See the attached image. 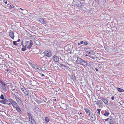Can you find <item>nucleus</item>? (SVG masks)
Here are the masks:
<instances>
[{"mask_svg": "<svg viewBox=\"0 0 124 124\" xmlns=\"http://www.w3.org/2000/svg\"><path fill=\"white\" fill-rule=\"evenodd\" d=\"M43 53L44 54V55L40 58L42 60H46L44 62H48V60H46L47 58L46 57V56L50 58L52 55L51 51L50 50L47 49L45 50L43 52Z\"/></svg>", "mask_w": 124, "mask_h": 124, "instance_id": "1", "label": "nucleus"}, {"mask_svg": "<svg viewBox=\"0 0 124 124\" xmlns=\"http://www.w3.org/2000/svg\"><path fill=\"white\" fill-rule=\"evenodd\" d=\"M25 42L26 45H25L24 48L23 47L22 48V50L23 51H24L26 50V48L27 47V45H28L27 48L29 49H31V48L33 45V42L31 40L29 41H26ZM21 44L23 46V47L24 45H23V41L22 42Z\"/></svg>", "mask_w": 124, "mask_h": 124, "instance_id": "2", "label": "nucleus"}, {"mask_svg": "<svg viewBox=\"0 0 124 124\" xmlns=\"http://www.w3.org/2000/svg\"><path fill=\"white\" fill-rule=\"evenodd\" d=\"M72 4L74 6H76L80 8L81 7V3L78 0H74L72 2Z\"/></svg>", "mask_w": 124, "mask_h": 124, "instance_id": "3", "label": "nucleus"}, {"mask_svg": "<svg viewBox=\"0 0 124 124\" xmlns=\"http://www.w3.org/2000/svg\"><path fill=\"white\" fill-rule=\"evenodd\" d=\"M76 62L77 63L82 65L87 63L86 62L79 57H77Z\"/></svg>", "mask_w": 124, "mask_h": 124, "instance_id": "4", "label": "nucleus"}, {"mask_svg": "<svg viewBox=\"0 0 124 124\" xmlns=\"http://www.w3.org/2000/svg\"><path fill=\"white\" fill-rule=\"evenodd\" d=\"M109 123L110 124H114L116 121L115 118L111 116L109 117Z\"/></svg>", "mask_w": 124, "mask_h": 124, "instance_id": "5", "label": "nucleus"}, {"mask_svg": "<svg viewBox=\"0 0 124 124\" xmlns=\"http://www.w3.org/2000/svg\"><path fill=\"white\" fill-rule=\"evenodd\" d=\"M9 101L11 103L13 107L14 108L18 106L17 104L15 101L11 99H9Z\"/></svg>", "mask_w": 124, "mask_h": 124, "instance_id": "6", "label": "nucleus"}, {"mask_svg": "<svg viewBox=\"0 0 124 124\" xmlns=\"http://www.w3.org/2000/svg\"><path fill=\"white\" fill-rule=\"evenodd\" d=\"M94 102H96L95 104L97 105L98 106H99V107H100L101 106H102L103 105V103L102 101L100 100H98L97 101H95Z\"/></svg>", "mask_w": 124, "mask_h": 124, "instance_id": "7", "label": "nucleus"}, {"mask_svg": "<svg viewBox=\"0 0 124 124\" xmlns=\"http://www.w3.org/2000/svg\"><path fill=\"white\" fill-rule=\"evenodd\" d=\"M9 102V101L6 98L5 99H4L0 100V102L2 104H8Z\"/></svg>", "mask_w": 124, "mask_h": 124, "instance_id": "8", "label": "nucleus"}, {"mask_svg": "<svg viewBox=\"0 0 124 124\" xmlns=\"http://www.w3.org/2000/svg\"><path fill=\"white\" fill-rule=\"evenodd\" d=\"M21 90L25 96H27L28 95L29 92L27 89L24 88H21Z\"/></svg>", "mask_w": 124, "mask_h": 124, "instance_id": "9", "label": "nucleus"}, {"mask_svg": "<svg viewBox=\"0 0 124 124\" xmlns=\"http://www.w3.org/2000/svg\"><path fill=\"white\" fill-rule=\"evenodd\" d=\"M53 61L56 62H58L59 60V57L56 55H54L53 56Z\"/></svg>", "mask_w": 124, "mask_h": 124, "instance_id": "10", "label": "nucleus"}, {"mask_svg": "<svg viewBox=\"0 0 124 124\" xmlns=\"http://www.w3.org/2000/svg\"><path fill=\"white\" fill-rule=\"evenodd\" d=\"M17 111L18 112L19 114H22L23 113L22 111H21V109L19 107V106H18L16 107L15 108Z\"/></svg>", "mask_w": 124, "mask_h": 124, "instance_id": "11", "label": "nucleus"}, {"mask_svg": "<svg viewBox=\"0 0 124 124\" xmlns=\"http://www.w3.org/2000/svg\"><path fill=\"white\" fill-rule=\"evenodd\" d=\"M14 32L13 31H11L9 32V35L13 39H14L15 36L14 35Z\"/></svg>", "mask_w": 124, "mask_h": 124, "instance_id": "12", "label": "nucleus"}, {"mask_svg": "<svg viewBox=\"0 0 124 124\" xmlns=\"http://www.w3.org/2000/svg\"><path fill=\"white\" fill-rule=\"evenodd\" d=\"M45 20L44 19L40 18L39 20V22L43 24H46V23Z\"/></svg>", "mask_w": 124, "mask_h": 124, "instance_id": "13", "label": "nucleus"}, {"mask_svg": "<svg viewBox=\"0 0 124 124\" xmlns=\"http://www.w3.org/2000/svg\"><path fill=\"white\" fill-rule=\"evenodd\" d=\"M100 99L102 100L105 104L107 105L108 104V101L105 99L103 98L102 97H101Z\"/></svg>", "mask_w": 124, "mask_h": 124, "instance_id": "14", "label": "nucleus"}, {"mask_svg": "<svg viewBox=\"0 0 124 124\" xmlns=\"http://www.w3.org/2000/svg\"><path fill=\"white\" fill-rule=\"evenodd\" d=\"M31 84L33 86H34L36 85L37 84V82L36 81L33 80L31 81Z\"/></svg>", "mask_w": 124, "mask_h": 124, "instance_id": "15", "label": "nucleus"}, {"mask_svg": "<svg viewBox=\"0 0 124 124\" xmlns=\"http://www.w3.org/2000/svg\"><path fill=\"white\" fill-rule=\"evenodd\" d=\"M109 114V112L106 110L104 111L103 114L104 115L106 116H108Z\"/></svg>", "mask_w": 124, "mask_h": 124, "instance_id": "16", "label": "nucleus"}, {"mask_svg": "<svg viewBox=\"0 0 124 124\" xmlns=\"http://www.w3.org/2000/svg\"><path fill=\"white\" fill-rule=\"evenodd\" d=\"M70 77L74 81L76 80V78L75 75H71Z\"/></svg>", "mask_w": 124, "mask_h": 124, "instance_id": "17", "label": "nucleus"}, {"mask_svg": "<svg viewBox=\"0 0 124 124\" xmlns=\"http://www.w3.org/2000/svg\"><path fill=\"white\" fill-rule=\"evenodd\" d=\"M6 86H5L1 87V88L5 92H6L7 90Z\"/></svg>", "mask_w": 124, "mask_h": 124, "instance_id": "18", "label": "nucleus"}, {"mask_svg": "<svg viewBox=\"0 0 124 124\" xmlns=\"http://www.w3.org/2000/svg\"><path fill=\"white\" fill-rule=\"evenodd\" d=\"M45 120L46 123H48L49 121V120L48 117H45Z\"/></svg>", "mask_w": 124, "mask_h": 124, "instance_id": "19", "label": "nucleus"}, {"mask_svg": "<svg viewBox=\"0 0 124 124\" xmlns=\"http://www.w3.org/2000/svg\"><path fill=\"white\" fill-rule=\"evenodd\" d=\"M86 112V113L88 115H90V111L87 108H85V110Z\"/></svg>", "mask_w": 124, "mask_h": 124, "instance_id": "20", "label": "nucleus"}, {"mask_svg": "<svg viewBox=\"0 0 124 124\" xmlns=\"http://www.w3.org/2000/svg\"><path fill=\"white\" fill-rule=\"evenodd\" d=\"M15 99L16 101L17 102H20L21 101V100L18 97H16Z\"/></svg>", "mask_w": 124, "mask_h": 124, "instance_id": "21", "label": "nucleus"}, {"mask_svg": "<svg viewBox=\"0 0 124 124\" xmlns=\"http://www.w3.org/2000/svg\"><path fill=\"white\" fill-rule=\"evenodd\" d=\"M50 67L51 68H55V67L56 68V67L55 66H54V62H52V63L50 65Z\"/></svg>", "mask_w": 124, "mask_h": 124, "instance_id": "22", "label": "nucleus"}, {"mask_svg": "<svg viewBox=\"0 0 124 124\" xmlns=\"http://www.w3.org/2000/svg\"><path fill=\"white\" fill-rule=\"evenodd\" d=\"M31 123L32 124H36V122L35 120L34 119L30 121Z\"/></svg>", "mask_w": 124, "mask_h": 124, "instance_id": "23", "label": "nucleus"}, {"mask_svg": "<svg viewBox=\"0 0 124 124\" xmlns=\"http://www.w3.org/2000/svg\"><path fill=\"white\" fill-rule=\"evenodd\" d=\"M117 90L119 91L120 92H123L124 91V90L119 88H117Z\"/></svg>", "mask_w": 124, "mask_h": 124, "instance_id": "24", "label": "nucleus"}, {"mask_svg": "<svg viewBox=\"0 0 124 124\" xmlns=\"http://www.w3.org/2000/svg\"><path fill=\"white\" fill-rule=\"evenodd\" d=\"M36 112H38L39 110V109L38 107H35L34 108Z\"/></svg>", "mask_w": 124, "mask_h": 124, "instance_id": "25", "label": "nucleus"}, {"mask_svg": "<svg viewBox=\"0 0 124 124\" xmlns=\"http://www.w3.org/2000/svg\"><path fill=\"white\" fill-rule=\"evenodd\" d=\"M0 98L2 100L4 99V97L3 95L2 94H1L0 96Z\"/></svg>", "mask_w": 124, "mask_h": 124, "instance_id": "26", "label": "nucleus"}, {"mask_svg": "<svg viewBox=\"0 0 124 124\" xmlns=\"http://www.w3.org/2000/svg\"><path fill=\"white\" fill-rule=\"evenodd\" d=\"M17 42V41H13V44L14 45H15V46H18V44L16 43Z\"/></svg>", "mask_w": 124, "mask_h": 124, "instance_id": "27", "label": "nucleus"}, {"mask_svg": "<svg viewBox=\"0 0 124 124\" xmlns=\"http://www.w3.org/2000/svg\"><path fill=\"white\" fill-rule=\"evenodd\" d=\"M88 49H90L89 48H84V49L85 50L86 52H88Z\"/></svg>", "mask_w": 124, "mask_h": 124, "instance_id": "28", "label": "nucleus"}, {"mask_svg": "<svg viewBox=\"0 0 124 124\" xmlns=\"http://www.w3.org/2000/svg\"><path fill=\"white\" fill-rule=\"evenodd\" d=\"M33 119H34V118L32 116L30 118H29V120L30 121H32V120Z\"/></svg>", "mask_w": 124, "mask_h": 124, "instance_id": "29", "label": "nucleus"}, {"mask_svg": "<svg viewBox=\"0 0 124 124\" xmlns=\"http://www.w3.org/2000/svg\"><path fill=\"white\" fill-rule=\"evenodd\" d=\"M8 6H9V7H10V8H14V6H13V5L12 6L11 5H10L9 4H8Z\"/></svg>", "mask_w": 124, "mask_h": 124, "instance_id": "30", "label": "nucleus"}, {"mask_svg": "<svg viewBox=\"0 0 124 124\" xmlns=\"http://www.w3.org/2000/svg\"><path fill=\"white\" fill-rule=\"evenodd\" d=\"M27 115L30 118L32 116L31 114L29 113H27Z\"/></svg>", "mask_w": 124, "mask_h": 124, "instance_id": "31", "label": "nucleus"}, {"mask_svg": "<svg viewBox=\"0 0 124 124\" xmlns=\"http://www.w3.org/2000/svg\"><path fill=\"white\" fill-rule=\"evenodd\" d=\"M0 83L1 85H2L4 84H5L3 82L0 80Z\"/></svg>", "mask_w": 124, "mask_h": 124, "instance_id": "32", "label": "nucleus"}, {"mask_svg": "<svg viewBox=\"0 0 124 124\" xmlns=\"http://www.w3.org/2000/svg\"><path fill=\"white\" fill-rule=\"evenodd\" d=\"M59 63L60 64V65L62 66H64L65 67H66V66L65 65H64L60 63L59 62Z\"/></svg>", "mask_w": 124, "mask_h": 124, "instance_id": "33", "label": "nucleus"}, {"mask_svg": "<svg viewBox=\"0 0 124 124\" xmlns=\"http://www.w3.org/2000/svg\"><path fill=\"white\" fill-rule=\"evenodd\" d=\"M105 121H106V122H107V121H109V117L108 118H107L106 119H105Z\"/></svg>", "mask_w": 124, "mask_h": 124, "instance_id": "34", "label": "nucleus"}, {"mask_svg": "<svg viewBox=\"0 0 124 124\" xmlns=\"http://www.w3.org/2000/svg\"><path fill=\"white\" fill-rule=\"evenodd\" d=\"M84 44H85V45H87L88 44V43L86 42V41H85V42L84 43Z\"/></svg>", "mask_w": 124, "mask_h": 124, "instance_id": "35", "label": "nucleus"}, {"mask_svg": "<svg viewBox=\"0 0 124 124\" xmlns=\"http://www.w3.org/2000/svg\"><path fill=\"white\" fill-rule=\"evenodd\" d=\"M101 110V109H97V111H98V113H99V112H100Z\"/></svg>", "mask_w": 124, "mask_h": 124, "instance_id": "36", "label": "nucleus"}, {"mask_svg": "<svg viewBox=\"0 0 124 124\" xmlns=\"http://www.w3.org/2000/svg\"><path fill=\"white\" fill-rule=\"evenodd\" d=\"M84 42L83 41H81L80 42V43L81 44H82Z\"/></svg>", "mask_w": 124, "mask_h": 124, "instance_id": "37", "label": "nucleus"}, {"mask_svg": "<svg viewBox=\"0 0 124 124\" xmlns=\"http://www.w3.org/2000/svg\"><path fill=\"white\" fill-rule=\"evenodd\" d=\"M6 86V85L5 84H4L3 85H1V87H3V86Z\"/></svg>", "mask_w": 124, "mask_h": 124, "instance_id": "38", "label": "nucleus"}, {"mask_svg": "<svg viewBox=\"0 0 124 124\" xmlns=\"http://www.w3.org/2000/svg\"><path fill=\"white\" fill-rule=\"evenodd\" d=\"M111 99L112 100H114V96H113L111 98Z\"/></svg>", "mask_w": 124, "mask_h": 124, "instance_id": "39", "label": "nucleus"}, {"mask_svg": "<svg viewBox=\"0 0 124 124\" xmlns=\"http://www.w3.org/2000/svg\"><path fill=\"white\" fill-rule=\"evenodd\" d=\"M95 69L97 71H98V70L97 69V68H95Z\"/></svg>", "mask_w": 124, "mask_h": 124, "instance_id": "40", "label": "nucleus"}, {"mask_svg": "<svg viewBox=\"0 0 124 124\" xmlns=\"http://www.w3.org/2000/svg\"><path fill=\"white\" fill-rule=\"evenodd\" d=\"M3 2L5 4H7L8 3L7 2V1H4Z\"/></svg>", "mask_w": 124, "mask_h": 124, "instance_id": "41", "label": "nucleus"}, {"mask_svg": "<svg viewBox=\"0 0 124 124\" xmlns=\"http://www.w3.org/2000/svg\"><path fill=\"white\" fill-rule=\"evenodd\" d=\"M37 42V43H39V42L38 40H36V41L35 42Z\"/></svg>", "mask_w": 124, "mask_h": 124, "instance_id": "42", "label": "nucleus"}, {"mask_svg": "<svg viewBox=\"0 0 124 124\" xmlns=\"http://www.w3.org/2000/svg\"><path fill=\"white\" fill-rule=\"evenodd\" d=\"M20 39H18V40H17V42H19L20 41Z\"/></svg>", "mask_w": 124, "mask_h": 124, "instance_id": "43", "label": "nucleus"}, {"mask_svg": "<svg viewBox=\"0 0 124 124\" xmlns=\"http://www.w3.org/2000/svg\"><path fill=\"white\" fill-rule=\"evenodd\" d=\"M78 114L79 115H80V114L81 115V114H82V113L81 112H80Z\"/></svg>", "mask_w": 124, "mask_h": 124, "instance_id": "44", "label": "nucleus"}, {"mask_svg": "<svg viewBox=\"0 0 124 124\" xmlns=\"http://www.w3.org/2000/svg\"><path fill=\"white\" fill-rule=\"evenodd\" d=\"M78 45H80V43H78Z\"/></svg>", "mask_w": 124, "mask_h": 124, "instance_id": "45", "label": "nucleus"}, {"mask_svg": "<svg viewBox=\"0 0 124 124\" xmlns=\"http://www.w3.org/2000/svg\"><path fill=\"white\" fill-rule=\"evenodd\" d=\"M87 53L89 54H91V53L90 52H87Z\"/></svg>", "mask_w": 124, "mask_h": 124, "instance_id": "46", "label": "nucleus"}, {"mask_svg": "<svg viewBox=\"0 0 124 124\" xmlns=\"http://www.w3.org/2000/svg\"><path fill=\"white\" fill-rule=\"evenodd\" d=\"M7 71H9V69H7V70H6Z\"/></svg>", "mask_w": 124, "mask_h": 124, "instance_id": "47", "label": "nucleus"}, {"mask_svg": "<svg viewBox=\"0 0 124 124\" xmlns=\"http://www.w3.org/2000/svg\"><path fill=\"white\" fill-rule=\"evenodd\" d=\"M15 89H13L12 91H15Z\"/></svg>", "mask_w": 124, "mask_h": 124, "instance_id": "48", "label": "nucleus"}, {"mask_svg": "<svg viewBox=\"0 0 124 124\" xmlns=\"http://www.w3.org/2000/svg\"><path fill=\"white\" fill-rule=\"evenodd\" d=\"M56 99H54V101H56Z\"/></svg>", "mask_w": 124, "mask_h": 124, "instance_id": "49", "label": "nucleus"}, {"mask_svg": "<svg viewBox=\"0 0 124 124\" xmlns=\"http://www.w3.org/2000/svg\"><path fill=\"white\" fill-rule=\"evenodd\" d=\"M20 9H21L22 10H24V9L23 10L22 8H20Z\"/></svg>", "mask_w": 124, "mask_h": 124, "instance_id": "50", "label": "nucleus"}, {"mask_svg": "<svg viewBox=\"0 0 124 124\" xmlns=\"http://www.w3.org/2000/svg\"><path fill=\"white\" fill-rule=\"evenodd\" d=\"M94 57H93L92 58L93 59H94Z\"/></svg>", "mask_w": 124, "mask_h": 124, "instance_id": "51", "label": "nucleus"}, {"mask_svg": "<svg viewBox=\"0 0 124 124\" xmlns=\"http://www.w3.org/2000/svg\"><path fill=\"white\" fill-rule=\"evenodd\" d=\"M42 76H44V74H42Z\"/></svg>", "mask_w": 124, "mask_h": 124, "instance_id": "52", "label": "nucleus"}, {"mask_svg": "<svg viewBox=\"0 0 124 124\" xmlns=\"http://www.w3.org/2000/svg\"><path fill=\"white\" fill-rule=\"evenodd\" d=\"M8 105H10V104H10V103H8Z\"/></svg>", "mask_w": 124, "mask_h": 124, "instance_id": "53", "label": "nucleus"}, {"mask_svg": "<svg viewBox=\"0 0 124 124\" xmlns=\"http://www.w3.org/2000/svg\"><path fill=\"white\" fill-rule=\"evenodd\" d=\"M85 56H88V55L87 54H86L85 55Z\"/></svg>", "mask_w": 124, "mask_h": 124, "instance_id": "54", "label": "nucleus"}, {"mask_svg": "<svg viewBox=\"0 0 124 124\" xmlns=\"http://www.w3.org/2000/svg\"><path fill=\"white\" fill-rule=\"evenodd\" d=\"M56 68H57V67H56H56H55V68H54V69H56Z\"/></svg>", "mask_w": 124, "mask_h": 124, "instance_id": "55", "label": "nucleus"}, {"mask_svg": "<svg viewBox=\"0 0 124 124\" xmlns=\"http://www.w3.org/2000/svg\"><path fill=\"white\" fill-rule=\"evenodd\" d=\"M13 87H12V86L11 87L12 89H13Z\"/></svg>", "mask_w": 124, "mask_h": 124, "instance_id": "56", "label": "nucleus"}, {"mask_svg": "<svg viewBox=\"0 0 124 124\" xmlns=\"http://www.w3.org/2000/svg\"><path fill=\"white\" fill-rule=\"evenodd\" d=\"M99 114L100 115V112H99Z\"/></svg>", "mask_w": 124, "mask_h": 124, "instance_id": "57", "label": "nucleus"}, {"mask_svg": "<svg viewBox=\"0 0 124 124\" xmlns=\"http://www.w3.org/2000/svg\"><path fill=\"white\" fill-rule=\"evenodd\" d=\"M20 12H21V11H20Z\"/></svg>", "mask_w": 124, "mask_h": 124, "instance_id": "58", "label": "nucleus"}]
</instances>
